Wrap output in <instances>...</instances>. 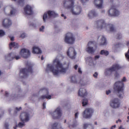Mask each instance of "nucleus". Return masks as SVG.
I'll return each mask as SVG.
<instances>
[{
    "instance_id": "7",
    "label": "nucleus",
    "mask_w": 129,
    "mask_h": 129,
    "mask_svg": "<svg viewBox=\"0 0 129 129\" xmlns=\"http://www.w3.org/2000/svg\"><path fill=\"white\" fill-rule=\"evenodd\" d=\"M48 17H56L58 16V14L53 11H49L45 13L43 16V19L44 22H46Z\"/></svg>"
},
{
    "instance_id": "49",
    "label": "nucleus",
    "mask_w": 129,
    "mask_h": 129,
    "mask_svg": "<svg viewBox=\"0 0 129 129\" xmlns=\"http://www.w3.org/2000/svg\"><path fill=\"white\" fill-rule=\"evenodd\" d=\"M77 122L75 121L74 123V124L72 125V126L73 127H75L77 125Z\"/></svg>"
},
{
    "instance_id": "17",
    "label": "nucleus",
    "mask_w": 129,
    "mask_h": 129,
    "mask_svg": "<svg viewBox=\"0 0 129 129\" xmlns=\"http://www.w3.org/2000/svg\"><path fill=\"white\" fill-rule=\"evenodd\" d=\"M20 54L23 58H26L29 56L30 53L28 50L23 48L21 50Z\"/></svg>"
},
{
    "instance_id": "35",
    "label": "nucleus",
    "mask_w": 129,
    "mask_h": 129,
    "mask_svg": "<svg viewBox=\"0 0 129 129\" xmlns=\"http://www.w3.org/2000/svg\"><path fill=\"white\" fill-rule=\"evenodd\" d=\"M88 101L87 99H85L83 100L82 102V104L83 106H85L88 104Z\"/></svg>"
},
{
    "instance_id": "41",
    "label": "nucleus",
    "mask_w": 129,
    "mask_h": 129,
    "mask_svg": "<svg viewBox=\"0 0 129 129\" xmlns=\"http://www.w3.org/2000/svg\"><path fill=\"white\" fill-rule=\"evenodd\" d=\"M125 56L127 58L129 61V49L128 50L127 53L125 54Z\"/></svg>"
},
{
    "instance_id": "25",
    "label": "nucleus",
    "mask_w": 129,
    "mask_h": 129,
    "mask_svg": "<svg viewBox=\"0 0 129 129\" xmlns=\"http://www.w3.org/2000/svg\"><path fill=\"white\" fill-rule=\"evenodd\" d=\"M107 44L106 40L105 37L104 36L101 37V40L99 42L100 46L105 45Z\"/></svg>"
},
{
    "instance_id": "21",
    "label": "nucleus",
    "mask_w": 129,
    "mask_h": 129,
    "mask_svg": "<svg viewBox=\"0 0 129 129\" xmlns=\"http://www.w3.org/2000/svg\"><path fill=\"white\" fill-rule=\"evenodd\" d=\"M2 25L4 27L8 28L12 24L11 21L9 18H5L2 21Z\"/></svg>"
},
{
    "instance_id": "24",
    "label": "nucleus",
    "mask_w": 129,
    "mask_h": 129,
    "mask_svg": "<svg viewBox=\"0 0 129 129\" xmlns=\"http://www.w3.org/2000/svg\"><path fill=\"white\" fill-rule=\"evenodd\" d=\"M32 52L34 54H38L41 53L42 51L38 47L36 46L33 47Z\"/></svg>"
},
{
    "instance_id": "18",
    "label": "nucleus",
    "mask_w": 129,
    "mask_h": 129,
    "mask_svg": "<svg viewBox=\"0 0 129 129\" xmlns=\"http://www.w3.org/2000/svg\"><path fill=\"white\" fill-rule=\"evenodd\" d=\"M110 105L113 108H118L120 106L119 100L117 98L114 99L111 102Z\"/></svg>"
},
{
    "instance_id": "6",
    "label": "nucleus",
    "mask_w": 129,
    "mask_h": 129,
    "mask_svg": "<svg viewBox=\"0 0 129 129\" xmlns=\"http://www.w3.org/2000/svg\"><path fill=\"white\" fill-rule=\"evenodd\" d=\"M75 38L72 33L69 32L65 35L64 41L66 43L72 44L75 43Z\"/></svg>"
},
{
    "instance_id": "40",
    "label": "nucleus",
    "mask_w": 129,
    "mask_h": 129,
    "mask_svg": "<svg viewBox=\"0 0 129 129\" xmlns=\"http://www.w3.org/2000/svg\"><path fill=\"white\" fill-rule=\"evenodd\" d=\"M18 91L19 92V93H20V92L21 91V90L20 89H19L18 90ZM17 95H15V96L14 98H18V97H20L21 96V95L20 94H17Z\"/></svg>"
},
{
    "instance_id": "11",
    "label": "nucleus",
    "mask_w": 129,
    "mask_h": 129,
    "mask_svg": "<svg viewBox=\"0 0 129 129\" xmlns=\"http://www.w3.org/2000/svg\"><path fill=\"white\" fill-rule=\"evenodd\" d=\"M9 9L10 10V13L9 15L10 16H13L16 15L17 12L12 5H10L4 8V10L5 12L7 11Z\"/></svg>"
},
{
    "instance_id": "44",
    "label": "nucleus",
    "mask_w": 129,
    "mask_h": 129,
    "mask_svg": "<svg viewBox=\"0 0 129 129\" xmlns=\"http://www.w3.org/2000/svg\"><path fill=\"white\" fill-rule=\"evenodd\" d=\"M98 74L96 72H95L94 74H93V76L95 78H97V77Z\"/></svg>"
},
{
    "instance_id": "23",
    "label": "nucleus",
    "mask_w": 129,
    "mask_h": 129,
    "mask_svg": "<svg viewBox=\"0 0 129 129\" xmlns=\"http://www.w3.org/2000/svg\"><path fill=\"white\" fill-rule=\"evenodd\" d=\"M87 94L86 90L85 88H81L78 92V95L79 96L84 97Z\"/></svg>"
},
{
    "instance_id": "1",
    "label": "nucleus",
    "mask_w": 129,
    "mask_h": 129,
    "mask_svg": "<svg viewBox=\"0 0 129 129\" xmlns=\"http://www.w3.org/2000/svg\"><path fill=\"white\" fill-rule=\"evenodd\" d=\"M64 58L61 54H58L53 60L52 63L48 64L46 71L52 72L54 75L58 76L61 74L65 73L69 68V63L64 62L61 63L60 61Z\"/></svg>"
},
{
    "instance_id": "61",
    "label": "nucleus",
    "mask_w": 129,
    "mask_h": 129,
    "mask_svg": "<svg viewBox=\"0 0 129 129\" xmlns=\"http://www.w3.org/2000/svg\"><path fill=\"white\" fill-rule=\"evenodd\" d=\"M127 46H128L129 45V41H127Z\"/></svg>"
},
{
    "instance_id": "28",
    "label": "nucleus",
    "mask_w": 129,
    "mask_h": 129,
    "mask_svg": "<svg viewBox=\"0 0 129 129\" xmlns=\"http://www.w3.org/2000/svg\"><path fill=\"white\" fill-rule=\"evenodd\" d=\"M86 51L89 53H92L94 52L96 50L92 47L87 46L86 49Z\"/></svg>"
},
{
    "instance_id": "10",
    "label": "nucleus",
    "mask_w": 129,
    "mask_h": 129,
    "mask_svg": "<svg viewBox=\"0 0 129 129\" xmlns=\"http://www.w3.org/2000/svg\"><path fill=\"white\" fill-rule=\"evenodd\" d=\"M107 14L109 16H117L120 14V13L115 7L113 6L108 11Z\"/></svg>"
},
{
    "instance_id": "12",
    "label": "nucleus",
    "mask_w": 129,
    "mask_h": 129,
    "mask_svg": "<svg viewBox=\"0 0 129 129\" xmlns=\"http://www.w3.org/2000/svg\"><path fill=\"white\" fill-rule=\"evenodd\" d=\"M94 110L92 108H86L83 113V117L85 118H90L94 112Z\"/></svg>"
},
{
    "instance_id": "3",
    "label": "nucleus",
    "mask_w": 129,
    "mask_h": 129,
    "mask_svg": "<svg viewBox=\"0 0 129 129\" xmlns=\"http://www.w3.org/2000/svg\"><path fill=\"white\" fill-rule=\"evenodd\" d=\"M95 23L97 27L100 29H104L108 31H112L114 30L113 25L111 24H106L103 20H98L95 22Z\"/></svg>"
},
{
    "instance_id": "45",
    "label": "nucleus",
    "mask_w": 129,
    "mask_h": 129,
    "mask_svg": "<svg viewBox=\"0 0 129 129\" xmlns=\"http://www.w3.org/2000/svg\"><path fill=\"white\" fill-rule=\"evenodd\" d=\"M25 36V33H22L20 37L22 38H24Z\"/></svg>"
},
{
    "instance_id": "63",
    "label": "nucleus",
    "mask_w": 129,
    "mask_h": 129,
    "mask_svg": "<svg viewBox=\"0 0 129 129\" xmlns=\"http://www.w3.org/2000/svg\"><path fill=\"white\" fill-rule=\"evenodd\" d=\"M41 59L42 60H43V59H44V58H43V56H42L41 58Z\"/></svg>"
},
{
    "instance_id": "32",
    "label": "nucleus",
    "mask_w": 129,
    "mask_h": 129,
    "mask_svg": "<svg viewBox=\"0 0 129 129\" xmlns=\"http://www.w3.org/2000/svg\"><path fill=\"white\" fill-rule=\"evenodd\" d=\"M15 2L18 5L22 6L24 4V0H12Z\"/></svg>"
},
{
    "instance_id": "50",
    "label": "nucleus",
    "mask_w": 129,
    "mask_h": 129,
    "mask_svg": "<svg viewBox=\"0 0 129 129\" xmlns=\"http://www.w3.org/2000/svg\"><path fill=\"white\" fill-rule=\"evenodd\" d=\"M111 92V91L110 90H107L106 91V94L107 95H108L110 94Z\"/></svg>"
},
{
    "instance_id": "34",
    "label": "nucleus",
    "mask_w": 129,
    "mask_h": 129,
    "mask_svg": "<svg viewBox=\"0 0 129 129\" xmlns=\"http://www.w3.org/2000/svg\"><path fill=\"white\" fill-rule=\"evenodd\" d=\"M24 122L22 123L21 122H20L18 124V125H17V123L16 124V126H14V129H16V127L17 126L19 127L20 128H22L23 126H24Z\"/></svg>"
},
{
    "instance_id": "5",
    "label": "nucleus",
    "mask_w": 129,
    "mask_h": 129,
    "mask_svg": "<svg viewBox=\"0 0 129 129\" xmlns=\"http://www.w3.org/2000/svg\"><path fill=\"white\" fill-rule=\"evenodd\" d=\"M26 66V68L22 69L20 71L19 75L21 77L25 78L32 72V64L30 63H28Z\"/></svg>"
},
{
    "instance_id": "19",
    "label": "nucleus",
    "mask_w": 129,
    "mask_h": 129,
    "mask_svg": "<svg viewBox=\"0 0 129 129\" xmlns=\"http://www.w3.org/2000/svg\"><path fill=\"white\" fill-rule=\"evenodd\" d=\"M14 58L16 60H18L20 58V57L19 56H16L15 54L13 52L7 54L5 56V59L9 61Z\"/></svg>"
},
{
    "instance_id": "48",
    "label": "nucleus",
    "mask_w": 129,
    "mask_h": 129,
    "mask_svg": "<svg viewBox=\"0 0 129 129\" xmlns=\"http://www.w3.org/2000/svg\"><path fill=\"white\" fill-rule=\"evenodd\" d=\"M100 57V56L99 55H96L94 57V59L95 60H97L99 59Z\"/></svg>"
},
{
    "instance_id": "47",
    "label": "nucleus",
    "mask_w": 129,
    "mask_h": 129,
    "mask_svg": "<svg viewBox=\"0 0 129 129\" xmlns=\"http://www.w3.org/2000/svg\"><path fill=\"white\" fill-rule=\"evenodd\" d=\"M4 126L6 128H7L9 126V124L8 123H6L4 124Z\"/></svg>"
},
{
    "instance_id": "52",
    "label": "nucleus",
    "mask_w": 129,
    "mask_h": 129,
    "mask_svg": "<svg viewBox=\"0 0 129 129\" xmlns=\"http://www.w3.org/2000/svg\"><path fill=\"white\" fill-rule=\"evenodd\" d=\"M78 72L80 74H81L82 73V71L81 69L80 68H79L78 69Z\"/></svg>"
},
{
    "instance_id": "20",
    "label": "nucleus",
    "mask_w": 129,
    "mask_h": 129,
    "mask_svg": "<svg viewBox=\"0 0 129 129\" xmlns=\"http://www.w3.org/2000/svg\"><path fill=\"white\" fill-rule=\"evenodd\" d=\"M93 3L95 6L98 9L104 8V0H94Z\"/></svg>"
},
{
    "instance_id": "37",
    "label": "nucleus",
    "mask_w": 129,
    "mask_h": 129,
    "mask_svg": "<svg viewBox=\"0 0 129 129\" xmlns=\"http://www.w3.org/2000/svg\"><path fill=\"white\" fill-rule=\"evenodd\" d=\"M5 35V31L3 29H0V37H2Z\"/></svg>"
},
{
    "instance_id": "60",
    "label": "nucleus",
    "mask_w": 129,
    "mask_h": 129,
    "mask_svg": "<svg viewBox=\"0 0 129 129\" xmlns=\"http://www.w3.org/2000/svg\"><path fill=\"white\" fill-rule=\"evenodd\" d=\"M101 12L103 13H104L105 12V11L104 10H103L101 11Z\"/></svg>"
},
{
    "instance_id": "9",
    "label": "nucleus",
    "mask_w": 129,
    "mask_h": 129,
    "mask_svg": "<svg viewBox=\"0 0 129 129\" xmlns=\"http://www.w3.org/2000/svg\"><path fill=\"white\" fill-rule=\"evenodd\" d=\"M49 113L50 115L54 119L59 118L62 115L60 108L59 107H57L54 111L50 112Z\"/></svg>"
},
{
    "instance_id": "16",
    "label": "nucleus",
    "mask_w": 129,
    "mask_h": 129,
    "mask_svg": "<svg viewBox=\"0 0 129 129\" xmlns=\"http://www.w3.org/2000/svg\"><path fill=\"white\" fill-rule=\"evenodd\" d=\"M76 53L74 49L72 47H70L67 52L68 56L70 58L73 59L75 58Z\"/></svg>"
},
{
    "instance_id": "54",
    "label": "nucleus",
    "mask_w": 129,
    "mask_h": 129,
    "mask_svg": "<svg viewBox=\"0 0 129 129\" xmlns=\"http://www.w3.org/2000/svg\"><path fill=\"white\" fill-rule=\"evenodd\" d=\"M46 103H44L43 104V109H44L46 108Z\"/></svg>"
},
{
    "instance_id": "64",
    "label": "nucleus",
    "mask_w": 129,
    "mask_h": 129,
    "mask_svg": "<svg viewBox=\"0 0 129 129\" xmlns=\"http://www.w3.org/2000/svg\"><path fill=\"white\" fill-rule=\"evenodd\" d=\"M118 122H121V120H120L119 119H118Z\"/></svg>"
},
{
    "instance_id": "27",
    "label": "nucleus",
    "mask_w": 129,
    "mask_h": 129,
    "mask_svg": "<svg viewBox=\"0 0 129 129\" xmlns=\"http://www.w3.org/2000/svg\"><path fill=\"white\" fill-rule=\"evenodd\" d=\"M52 127V129H63L61 126L57 122L53 123Z\"/></svg>"
},
{
    "instance_id": "2",
    "label": "nucleus",
    "mask_w": 129,
    "mask_h": 129,
    "mask_svg": "<svg viewBox=\"0 0 129 129\" xmlns=\"http://www.w3.org/2000/svg\"><path fill=\"white\" fill-rule=\"evenodd\" d=\"M75 0H69L67 3L69 5L65 7L73 15H77L79 14L81 12L82 9L80 6L74 5Z\"/></svg>"
},
{
    "instance_id": "43",
    "label": "nucleus",
    "mask_w": 129,
    "mask_h": 129,
    "mask_svg": "<svg viewBox=\"0 0 129 129\" xmlns=\"http://www.w3.org/2000/svg\"><path fill=\"white\" fill-rule=\"evenodd\" d=\"M44 29H45V26H42L40 28L39 30L40 31L43 32Z\"/></svg>"
},
{
    "instance_id": "46",
    "label": "nucleus",
    "mask_w": 129,
    "mask_h": 129,
    "mask_svg": "<svg viewBox=\"0 0 129 129\" xmlns=\"http://www.w3.org/2000/svg\"><path fill=\"white\" fill-rule=\"evenodd\" d=\"M79 114V113L78 112H77L75 114V118H78V116Z\"/></svg>"
},
{
    "instance_id": "55",
    "label": "nucleus",
    "mask_w": 129,
    "mask_h": 129,
    "mask_svg": "<svg viewBox=\"0 0 129 129\" xmlns=\"http://www.w3.org/2000/svg\"><path fill=\"white\" fill-rule=\"evenodd\" d=\"M116 125H114L112 126L111 128L110 129H115L116 127Z\"/></svg>"
},
{
    "instance_id": "38",
    "label": "nucleus",
    "mask_w": 129,
    "mask_h": 129,
    "mask_svg": "<svg viewBox=\"0 0 129 129\" xmlns=\"http://www.w3.org/2000/svg\"><path fill=\"white\" fill-rule=\"evenodd\" d=\"M119 47V44H116L115 45H114L113 47V49L114 52L116 51V49L118 48Z\"/></svg>"
},
{
    "instance_id": "51",
    "label": "nucleus",
    "mask_w": 129,
    "mask_h": 129,
    "mask_svg": "<svg viewBox=\"0 0 129 129\" xmlns=\"http://www.w3.org/2000/svg\"><path fill=\"white\" fill-rule=\"evenodd\" d=\"M61 16L62 17H63V18L64 19H66V18H67V17H66V16H65V15H64L63 14H62L61 15Z\"/></svg>"
},
{
    "instance_id": "26",
    "label": "nucleus",
    "mask_w": 129,
    "mask_h": 129,
    "mask_svg": "<svg viewBox=\"0 0 129 129\" xmlns=\"http://www.w3.org/2000/svg\"><path fill=\"white\" fill-rule=\"evenodd\" d=\"M97 15V13L95 10H92L89 12L88 16L89 18L91 19L94 17L96 16Z\"/></svg>"
},
{
    "instance_id": "29",
    "label": "nucleus",
    "mask_w": 129,
    "mask_h": 129,
    "mask_svg": "<svg viewBox=\"0 0 129 129\" xmlns=\"http://www.w3.org/2000/svg\"><path fill=\"white\" fill-rule=\"evenodd\" d=\"M94 128L91 124L87 123L83 124V129H93Z\"/></svg>"
},
{
    "instance_id": "33",
    "label": "nucleus",
    "mask_w": 129,
    "mask_h": 129,
    "mask_svg": "<svg viewBox=\"0 0 129 129\" xmlns=\"http://www.w3.org/2000/svg\"><path fill=\"white\" fill-rule=\"evenodd\" d=\"M109 54V52L105 50H102L100 52V54L105 56L108 55Z\"/></svg>"
},
{
    "instance_id": "39",
    "label": "nucleus",
    "mask_w": 129,
    "mask_h": 129,
    "mask_svg": "<svg viewBox=\"0 0 129 129\" xmlns=\"http://www.w3.org/2000/svg\"><path fill=\"white\" fill-rule=\"evenodd\" d=\"M114 76L115 79H116L119 77V75L118 72H116L114 74Z\"/></svg>"
},
{
    "instance_id": "14",
    "label": "nucleus",
    "mask_w": 129,
    "mask_h": 129,
    "mask_svg": "<svg viewBox=\"0 0 129 129\" xmlns=\"http://www.w3.org/2000/svg\"><path fill=\"white\" fill-rule=\"evenodd\" d=\"M33 7L29 5H27L24 8L23 13L26 15H31L33 13Z\"/></svg>"
},
{
    "instance_id": "4",
    "label": "nucleus",
    "mask_w": 129,
    "mask_h": 129,
    "mask_svg": "<svg viewBox=\"0 0 129 129\" xmlns=\"http://www.w3.org/2000/svg\"><path fill=\"white\" fill-rule=\"evenodd\" d=\"M126 81V79L125 77H124L121 81H118L116 82L114 86V89L118 92L117 95L120 98H122L123 95V93L122 86L123 85V82H125Z\"/></svg>"
},
{
    "instance_id": "56",
    "label": "nucleus",
    "mask_w": 129,
    "mask_h": 129,
    "mask_svg": "<svg viewBox=\"0 0 129 129\" xmlns=\"http://www.w3.org/2000/svg\"><path fill=\"white\" fill-rule=\"evenodd\" d=\"M119 129H125V128H123L122 126L121 125L119 128Z\"/></svg>"
},
{
    "instance_id": "22",
    "label": "nucleus",
    "mask_w": 129,
    "mask_h": 129,
    "mask_svg": "<svg viewBox=\"0 0 129 129\" xmlns=\"http://www.w3.org/2000/svg\"><path fill=\"white\" fill-rule=\"evenodd\" d=\"M86 62L89 65L93 67H94L96 66V62L93 60V59L91 57L89 56L87 57L86 59Z\"/></svg>"
},
{
    "instance_id": "57",
    "label": "nucleus",
    "mask_w": 129,
    "mask_h": 129,
    "mask_svg": "<svg viewBox=\"0 0 129 129\" xmlns=\"http://www.w3.org/2000/svg\"><path fill=\"white\" fill-rule=\"evenodd\" d=\"M10 40L12 41H13L14 40V38L13 37H10Z\"/></svg>"
},
{
    "instance_id": "53",
    "label": "nucleus",
    "mask_w": 129,
    "mask_h": 129,
    "mask_svg": "<svg viewBox=\"0 0 129 129\" xmlns=\"http://www.w3.org/2000/svg\"><path fill=\"white\" fill-rule=\"evenodd\" d=\"M21 109V107H20L19 108L16 107V110L17 111H19Z\"/></svg>"
},
{
    "instance_id": "58",
    "label": "nucleus",
    "mask_w": 129,
    "mask_h": 129,
    "mask_svg": "<svg viewBox=\"0 0 129 129\" xmlns=\"http://www.w3.org/2000/svg\"><path fill=\"white\" fill-rule=\"evenodd\" d=\"M78 66L77 65H75L74 66V68L75 70H76L78 68Z\"/></svg>"
},
{
    "instance_id": "36",
    "label": "nucleus",
    "mask_w": 129,
    "mask_h": 129,
    "mask_svg": "<svg viewBox=\"0 0 129 129\" xmlns=\"http://www.w3.org/2000/svg\"><path fill=\"white\" fill-rule=\"evenodd\" d=\"M94 42L93 41H91L88 43L87 46L90 47H92L94 46Z\"/></svg>"
},
{
    "instance_id": "31",
    "label": "nucleus",
    "mask_w": 129,
    "mask_h": 129,
    "mask_svg": "<svg viewBox=\"0 0 129 129\" xmlns=\"http://www.w3.org/2000/svg\"><path fill=\"white\" fill-rule=\"evenodd\" d=\"M18 46V44L15 42H12L9 44L10 48L11 49L12 47H14L15 48H17Z\"/></svg>"
},
{
    "instance_id": "62",
    "label": "nucleus",
    "mask_w": 129,
    "mask_h": 129,
    "mask_svg": "<svg viewBox=\"0 0 129 129\" xmlns=\"http://www.w3.org/2000/svg\"><path fill=\"white\" fill-rule=\"evenodd\" d=\"M66 3V2H63V4L64 6L65 5V4Z\"/></svg>"
},
{
    "instance_id": "59",
    "label": "nucleus",
    "mask_w": 129,
    "mask_h": 129,
    "mask_svg": "<svg viewBox=\"0 0 129 129\" xmlns=\"http://www.w3.org/2000/svg\"><path fill=\"white\" fill-rule=\"evenodd\" d=\"M8 92L7 91H6L5 92V95L6 96H7L8 95Z\"/></svg>"
},
{
    "instance_id": "13",
    "label": "nucleus",
    "mask_w": 129,
    "mask_h": 129,
    "mask_svg": "<svg viewBox=\"0 0 129 129\" xmlns=\"http://www.w3.org/2000/svg\"><path fill=\"white\" fill-rule=\"evenodd\" d=\"M39 92L40 93L42 92L46 94L45 95H42L40 98V99L43 100L45 98L50 99H51V95L49 94L48 89L47 88H42L40 91Z\"/></svg>"
},
{
    "instance_id": "15",
    "label": "nucleus",
    "mask_w": 129,
    "mask_h": 129,
    "mask_svg": "<svg viewBox=\"0 0 129 129\" xmlns=\"http://www.w3.org/2000/svg\"><path fill=\"white\" fill-rule=\"evenodd\" d=\"M21 120L23 122H27L30 119V115L28 113L24 112L21 113L20 116Z\"/></svg>"
},
{
    "instance_id": "30",
    "label": "nucleus",
    "mask_w": 129,
    "mask_h": 129,
    "mask_svg": "<svg viewBox=\"0 0 129 129\" xmlns=\"http://www.w3.org/2000/svg\"><path fill=\"white\" fill-rule=\"evenodd\" d=\"M28 24L30 26L34 27H36L39 25V22L37 21L30 22H29Z\"/></svg>"
},
{
    "instance_id": "8",
    "label": "nucleus",
    "mask_w": 129,
    "mask_h": 129,
    "mask_svg": "<svg viewBox=\"0 0 129 129\" xmlns=\"http://www.w3.org/2000/svg\"><path fill=\"white\" fill-rule=\"evenodd\" d=\"M121 67L118 64H114L111 67L106 69L105 70V74L107 76H112V72L120 69Z\"/></svg>"
},
{
    "instance_id": "42",
    "label": "nucleus",
    "mask_w": 129,
    "mask_h": 129,
    "mask_svg": "<svg viewBox=\"0 0 129 129\" xmlns=\"http://www.w3.org/2000/svg\"><path fill=\"white\" fill-rule=\"evenodd\" d=\"M79 1L82 4H84L85 3L88 1V0H79Z\"/></svg>"
}]
</instances>
